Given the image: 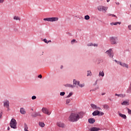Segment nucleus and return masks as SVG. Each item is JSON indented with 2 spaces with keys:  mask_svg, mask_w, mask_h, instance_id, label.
I'll return each mask as SVG.
<instances>
[{
  "mask_svg": "<svg viewBox=\"0 0 131 131\" xmlns=\"http://www.w3.org/2000/svg\"><path fill=\"white\" fill-rule=\"evenodd\" d=\"M82 118V112H75L72 113L69 117V121L71 122H76L78 121L79 119Z\"/></svg>",
  "mask_w": 131,
  "mask_h": 131,
  "instance_id": "f257e3e1",
  "label": "nucleus"
},
{
  "mask_svg": "<svg viewBox=\"0 0 131 131\" xmlns=\"http://www.w3.org/2000/svg\"><path fill=\"white\" fill-rule=\"evenodd\" d=\"M10 127L14 129L17 128V121L15 119H12L10 123Z\"/></svg>",
  "mask_w": 131,
  "mask_h": 131,
  "instance_id": "f03ea898",
  "label": "nucleus"
},
{
  "mask_svg": "<svg viewBox=\"0 0 131 131\" xmlns=\"http://www.w3.org/2000/svg\"><path fill=\"white\" fill-rule=\"evenodd\" d=\"M44 21H48V22H56L59 20V17H47L43 18Z\"/></svg>",
  "mask_w": 131,
  "mask_h": 131,
  "instance_id": "7ed1b4c3",
  "label": "nucleus"
},
{
  "mask_svg": "<svg viewBox=\"0 0 131 131\" xmlns=\"http://www.w3.org/2000/svg\"><path fill=\"white\" fill-rule=\"evenodd\" d=\"M117 40H118L117 37H111L110 38V41L111 45H117Z\"/></svg>",
  "mask_w": 131,
  "mask_h": 131,
  "instance_id": "20e7f679",
  "label": "nucleus"
},
{
  "mask_svg": "<svg viewBox=\"0 0 131 131\" xmlns=\"http://www.w3.org/2000/svg\"><path fill=\"white\" fill-rule=\"evenodd\" d=\"M97 9L99 12H104V13H106L107 12V10H108V7L99 6L97 7Z\"/></svg>",
  "mask_w": 131,
  "mask_h": 131,
  "instance_id": "39448f33",
  "label": "nucleus"
},
{
  "mask_svg": "<svg viewBox=\"0 0 131 131\" xmlns=\"http://www.w3.org/2000/svg\"><path fill=\"white\" fill-rule=\"evenodd\" d=\"M105 54H107L110 58H113L114 54L112 49H110L105 52Z\"/></svg>",
  "mask_w": 131,
  "mask_h": 131,
  "instance_id": "423d86ee",
  "label": "nucleus"
},
{
  "mask_svg": "<svg viewBox=\"0 0 131 131\" xmlns=\"http://www.w3.org/2000/svg\"><path fill=\"white\" fill-rule=\"evenodd\" d=\"M73 84L75 85H79L80 88H83V86H84V83L80 84L79 81H77L75 79L73 80Z\"/></svg>",
  "mask_w": 131,
  "mask_h": 131,
  "instance_id": "0eeeda50",
  "label": "nucleus"
},
{
  "mask_svg": "<svg viewBox=\"0 0 131 131\" xmlns=\"http://www.w3.org/2000/svg\"><path fill=\"white\" fill-rule=\"evenodd\" d=\"M56 125L58 126V127H61V128H64L66 126L65 124L61 121L57 122Z\"/></svg>",
  "mask_w": 131,
  "mask_h": 131,
  "instance_id": "6e6552de",
  "label": "nucleus"
},
{
  "mask_svg": "<svg viewBox=\"0 0 131 131\" xmlns=\"http://www.w3.org/2000/svg\"><path fill=\"white\" fill-rule=\"evenodd\" d=\"M42 112L45 113V114H47V115H51V112H50L49 110L46 107H43L42 108Z\"/></svg>",
  "mask_w": 131,
  "mask_h": 131,
  "instance_id": "1a4fd4ad",
  "label": "nucleus"
},
{
  "mask_svg": "<svg viewBox=\"0 0 131 131\" xmlns=\"http://www.w3.org/2000/svg\"><path fill=\"white\" fill-rule=\"evenodd\" d=\"M118 64H119L122 67H125V68H127V69L128 68V64L125 63L121 62L120 61V62H118Z\"/></svg>",
  "mask_w": 131,
  "mask_h": 131,
  "instance_id": "9d476101",
  "label": "nucleus"
},
{
  "mask_svg": "<svg viewBox=\"0 0 131 131\" xmlns=\"http://www.w3.org/2000/svg\"><path fill=\"white\" fill-rule=\"evenodd\" d=\"M4 107H6V108H9L10 106V102L8 100H6L4 102Z\"/></svg>",
  "mask_w": 131,
  "mask_h": 131,
  "instance_id": "9b49d317",
  "label": "nucleus"
},
{
  "mask_svg": "<svg viewBox=\"0 0 131 131\" xmlns=\"http://www.w3.org/2000/svg\"><path fill=\"white\" fill-rule=\"evenodd\" d=\"M101 129H100L98 127H93L92 128H91L89 130L90 131H99Z\"/></svg>",
  "mask_w": 131,
  "mask_h": 131,
  "instance_id": "f8f14e48",
  "label": "nucleus"
},
{
  "mask_svg": "<svg viewBox=\"0 0 131 131\" xmlns=\"http://www.w3.org/2000/svg\"><path fill=\"white\" fill-rule=\"evenodd\" d=\"M91 106L92 108H93V109H95V110L98 109V110H101L100 107H99L97 106V105H96L94 104H91Z\"/></svg>",
  "mask_w": 131,
  "mask_h": 131,
  "instance_id": "ddd939ff",
  "label": "nucleus"
},
{
  "mask_svg": "<svg viewBox=\"0 0 131 131\" xmlns=\"http://www.w3.org/2000/svg\"><path fill=\"white\" fill-rule=\"evenodd\" d=\"M88 121L89 123L93 124V123H95V122H96V120H95V119L94 118H90V119H89Z\"/></svg>",
  "mask_w": 131,
  "mask_h": 131,
  "instance_id": "4468645a",
  "label": "nucleus"
},
{
  "mask_svg": "<svg viewBox=\"0 0 131 131\" xmlns=\"http://www.w3.org/2000/svg\"><path fill=\"white\" fill-rule=\"evenodd\" d=\"M20 113H21V114L25 115L26 114V111H25L24 108L21 107L20 110Z\"/></svg>",
  "mask_w": 131,
  "mask_h": 131,
  "instance_id": "2eb2a0df",
  "label": "nucleus"
},
{
  "mask_svg": "<svg viewBox=\"0 0 131 131\" xmlns=\"http://www.w3.org/2000/svg\"><path fill=\"white\" fill-rule=\"evenodd\" d=\"M119 116L120 117H121L122 118H123V119H126V115L122 114L119 112H118Z\"/></svg>",
  "mask_w": 131,
  "mask_h": 131,
  "instance_id": "dca6fc26",
  "label": "nucleus"
},
{
  "mask_svg": "<svg viewBox=\"0 0 131 131\" xmlns=\"http://www.w3.org/2000/svg\"><path fill=\"white\" fill-rule=\"evenodd\" d=\"M118 24H119V25H120V24H121V22L120 21H118V22H115V23H110V25H111V26H113V25L116 26Z\"/></svg>",
  "mask_w": 131,
  "mask_h": 131,
  "instance_id": "f3484780",
  "label": "nucleus"
},
{
  "mask_svg": "<svg viewBox=\"0 0 131 131\" xmlns=\"http://www.w3.org/2000/svg\"><path fill=\"white\" fill-rule=\"evenodd\" d=\"M32 116L33 117H36L37 116H40V113H39L38 112V113H36V112L34 113L33 114H32Z\"/></svg>",
  "mask_w": 131,
  "mask_h": 131,
  "instance_id": "a211bd4d",
  "label": "nucleus"
},
{
  "mask_svg": "<svg viewBox=\"0 0 131 131\" xmlns=\"http://www.w3.org/2000/svg\"><path fill=\"white\" fill-rule=\"evenodd\" d=\"M121 105L128 106V105H129V102L128 101H124L121 103Z\"/></svg>",
  "mask_w": 131,
  "mask_h": 131,
  "instance_id": "6ab92c4d",
  "label": "nucleus"
},
{
  "mask_svg": "<svg viewBox=\"0 0 131 131\" xmlns=\"http://www.w3.org/2000/svg\"><path fill=\"white\" fill-rule=\"evenodd\" d=\"M92 114L93 116H97V115H99V114H100V112L99 111H95Z\"/></svg>",
  "mask_w": 131,
  "mask_h": 131,
  "instance_id": "aec40b11",
  "label": "nucleus"
},
{
  "mask_svg": "<svg viewBox=\"0 0 131 131\" xmlns=\"http://www.w3.org/2000/svg\"><path fill=\"white\" fill-rule=\"evenodd\" d=\"M38 124L39 126H40V127H45V125H46L45 123L42 122H39Z\"/></svg>",
  "mask_w": 131,
  "mask_h": 131,
  "instance_id": "412c9836",
  "label": "nucleus"
},
{
  "mask_svg": "<svg viewBox=\"0 0 131 131\" xmlns=\"http://www.w3.org/2000/svg\"><path fill=\"white\" fill-rule=\"evenodd\" d=\"M115 96H117L118 97H120V98H124V97H125V95H124V94H115Z\"/></svg>",
  "mask_w": 131,
  "mask_h": 131,
  "instance_id": "4be33fe9",
  "label": "nucleus"
},
{
  "mask_svg": "<svg viewBox=\"0 0 131 131\" xmlns=\"http://www.w3.org/2000/svg\"><path fill=\"white\" fill-rule=\"evenodd\" d=\"M103 108L104 109H106V110H109V109H110V107H109V105L107 104H104L103 105Z\"/></svg>",
  "mask_w": 131,
  "mask_h": 131,
  "instance_id": "5701e85b",
  "label": "nucleus"
},
{
  "mask_svg": "<svg viewBox=\"0 0 131 131\" xmlns=\"http://www.w3.org/2000/svg\"><path fill=\"white\" fill-rule=\"evenodd\" d=\"M13 19H14V20H18V21H20V20H21V18L19 16H14Z\"/></svg>",
  "mask_w": 131,
  "mask_h": 131,
  "instance_id": "b1692460",
  "label": "nucleus"
},
{
  "mask_svg": "<svg viewBox=\"0 0 131 131\" xmlns=\"http://www.w3.org/2000/svg\"><path fill=\"white\" fill-rule=\"evenodd\" d=\"M104 75H105L104 72H103V71H100L99 76H102V77H104Z\"/></svg>",
  "mask_w": 131,
  "mask_h": 131,
  "instance_id": "393cba45",
  "label": "nucleus"
},
{
  "mask_svg": "<svg viewBox=\"0 0 131 131\" xmlns=\"http://www.w3.org/2000/svg\"><path fill=\"white\" fill-rule=\"evenodd\" d=\"M65 86H66L67 88H73L74 86L70 84H67L65 85Z\"/></svg>",
  "mask_w": 131,
  "mask_h": 131,
  "instance_id": "a878e982",
  "label": "nucleus"
},
{
  "mask_svg": "<svg viewBox=\"0 0 131 131\" xmlns=\"http://www.w3.org/2000/svg\"><path fill=\"white\" fill-rule=\"evenodd\" d=\"M107 16L108 17H109L110 16H112V17H116V18H117V16L115 15H114V14H110V13H108V14H107Z\"/></svg>",
  "mask_w": 131,
  "mask_h": 131,
  "instance_id": "bb28decb",
  "label": "nucleus"
},
{
  "mask_svg": "<svg viewBox=\"0 0 131 131\" xmlns=\"http://www.w3.org/2000/svg\"><path fill=\"white\" fill-rule=\"evenodd\" d=\"M71 102V99H67L66 101V104L67 105H68V104H69V103H70Z\"/></svg>",
  "mask_w": 131,
  "mask_h": 131,
  "instance_id": "cd10ccee",
  "label": "nucleus"
},
{
  "mask_svg": "<svg viewBox=\"0 0 131 131\" xmlns=\"http://www.w3.org/2000/svg\"><path fill=\"white\" fill-rule=\"evenodd\" d=\"M84 19H85V20H90V16L89 15H85V16H84Z\"/></svg>",
  "mask_w": 131,
  "mask_h": 131,
  "instance_id": "c85d7f7f",
  "label": "nucleus"
},
{
  "mask_svg": "<svg viewBox=\"0 0 131 131\" xmlns=\"http://www.w3.org/2000/svg\"><path fill=\"white\" fill-rule=\"evenodd\" d=\"M90 75H92V72L91 71H88L87 76H90Z\"/></svg>",
  "mask_w": 131,
  "mask_h": 131,
  "instance_id": "c756f323",
  "label": "nucleus"
},
{
  "mask_svg": "<svg viewBox=\"0 0 131 131\" xmlns=\"http://www.w3.org/2000/svg\"><path fill=\"white\" fill-rule=\"evenodd\" d=\"M72 95H73V93H70L68 96H67V98H70V97H71V96H72Z\"/></svg>",
  "mask_w": 131,
  "mask_h": 131,
  "instance_id": "7c9ffc66",
  "label": "nucleus"
},
{
  "mask_svg": "<svg viewBox=\"0 0 131 131\" xmlns=\"http://www.w3.org/2000/svg\"><path fill=\"white\" fill-rule=\"evenodd\" d=\"M65 95V92H61L60 93V96H64Z\"/></svg>",
  "mask_w": 131,
  "mask_h": 131,
  "instance_id": "2f4dec72",
  "label": "nucleus"
},
{
  "mask_svg": "<svg viewBox=\"0 0 131 131\" xmlns=\"http://www.w3.org/2000/svg\"><path fill=\"white\" fill-rule=\"evenodd\" d=\"M128 114H131V110L129 108H127Z\"/></svg>",
  "mask_w": 131,
  "mask_h": 131,
  "instance_id": "473e14b6",
  "label": "nucleus"
},
{
  "mask_svg": "<svg viewBox=\"0 0 131 131\" xmlns=\"http://www.w3.org/2000/svg\"><path fill=\"white\" fill-rule=\"evenodd\" d=\"M35 99H36V96H33L32 97V100H35Z\"/></svg>",
  "mask_w": 131,
  "mask_h": 131,
  "instance_id": "72a5a7b5",
  "label": "nucleus"
},
{
  "mask_svg": "<svg viewBox=\"0 0 131 131\" xmlns=\"http://www.w3.org/2000/svg\"><path fill=\"white\" fill-rule=\"evenodd\" d=\"M43 41L46 42V43H49V42H48V40L47 39H44Z\"/></svg>",
  "mask_w": 131,
  "mask_h": 131,
  "instance_id": "f704fd0d",
  "label": "nucleus"
},
{
  "mask_svg": "<svg viewBox=\"0 0 131 131\" xmlns=\"http://www.w3.org/2000/svg\"><path fill=\"white\" fill-rule=\"evenodd\" d=\"M5 3V0H0V4H4Z\"/></svg>",
  "mask_w": 131,
  "mask_h": 131,
  "instance_id": "c9c22d12",
  "label": "nucleus"
},
{
  "mask_svg": "<svg viewBox=\"0 0 131 131\" xmlns=\"http://www.w3.org/2000/svg\"><path fill=\"white\" fill-rule=\"evenodd\" d=\"M88 47H92L93 46V43H90L88 44Z\"/></svg>",
  "mask_w": 131,
  "mask_h": 131,
  "instance_id": "e433bc0d",
  "label": "nucleus"
},
{
  "mask_svg": "<svg viewBox=\"0 0 131 131\" xmlns=\"http://www.w3.org/2000/svg\"><path fill=\"white\" fill-rule=\"evenodd\" d=\"M75 41H76V40H75V39H73V40L71 41V43H73L74 42H75Z\"/></svg>",
  "mask_w": 131,
  "mask_h": 131,
  "instance_id": "4c0bfd02",
  "label": "nucleus"
},
{
  "mask_svg": "<svg viewBox=\"0 0 131 131\" xmlns=\"http://www.w3.org/2000/svg\"><path fill=\"white\" fill-rule=\"evenodd\" d=\"M128 29H129V30H131V25H129V26H128Z\"/></svg>",
  "mask_w": 131,
  "mask_h": 131,
  "instance_id": "58836bf2",
  "label": "nucleus"
},
{
  "mask_svg": "<svg viewBox=\"0 0 131 131\" xmlns=\"http://www.w3.org/2000/svg\"><path fill=\"white\" fill-rule=\"evenodd\" d=\"M94 47H98V44L94 43L93 45Z\"/></svg>",
  "mask_w": 131,
  "mask_h": 131,
  "instance_id": "ea45409f",
  "label": "nucleus"
},
{
  "mask_svg": "<svg viewBox=\"0 0 131 131\" xmlns=\"http://www.w3.org/2000/svg\"><path fill=\"white\" fill-rule=\"evenodd\" d=\"M38 77L39 78H42V76H41V75H39L38 76Z\"/></svg>",
  "mask_w": 131,
  "mask_h": 131,
  "instance_id": "a19ab883",
  "label": "nucleus"
},
{
  "mask_svg": "<svg viewBox=\"0 0 131 131\" xmlns=\"http://www.w3.org/2000/svg\"><path fill=\"white\" fill-rule=\"evenodd\" d=\"M2 116H3V113H0V118H2Z\"/></svg>",
  "mask_w": 131,
  "mask_h": 131,
  "instance_id": "79ce46f5",
  "label": "nucleus"
},
{
  "mask_svg": "<svg viewBox=\"0 0 131 131\" xmlns=\"http://www.w3.org/2000/svg\"><path fill=\"white\" fill-rule=\"evenodd\" d=\"M115 62H116V63H117V64H118V62H120V61H118L117 60H115Z\"/></svg>",
  "mask_w": 131,
  "mask_h": 131,
  "instance_id": "37998d69",
  "label": "nucleus"
},
{
  "mask_svg": "<svg viewBox=\"0 0 131 131\" xmlns=\"http://www.w3.org/2000/svg\"><path fill=\"white\" fill-rule=\"evenodd\" d=\"M98 80H96L95 83H94V85H96V84H97V82Z\"/></svg>",
  "mask_w": 131,
  "mask_h": 131,
  "instance_id": "c03bdc74",
  "label": "nucleus"
},
{
  "mask_svg": "<svg viewBox=\"0 0 131 131\" xmlns=\"http://www.w3.org/2000/svg\"><path fill=\"white\" fill-rule=\"evenodd\" d=\"M100 114L101 115H104V113H101Z\"/></svg>",
  "mask_w": 131,
  "mask_h": 131,
  "instance_id": "a18cd8bd",
  "label": "nucleus"
},
{
  "mask_svg": "<svg viewBox=\"0 0 131 131\" xmlns=\"http://www.w3.org/2000/svg\"><path fill=\"white\" fill-rule=\"evenodd\" d=\"M7 129H8V130H10V127H8Z\"/></svg>",
  "mask_w": 131,
  "mask_h": 131,
  "instance_id": "49530a36",
  "label": "nucleus"
},
{
  "mask_svg": "<svg viewBox=\"0 0 131 131\" xmlns=\"http://www.w3.org/2000/svg\"><path fill=\"white\" fill-rule=\"evenodd\" d=\"M116 5H119V3H116Z\"/></svg>",
  "mask_w": 131,
  "mask_h": 131,
  "instance_id": "de8ad7c7",
  "label": "nucleus"
},
{
  "mask_svg": "<svg viewBox=\"0 0 131 131\" xmlns=\"http://www.w3.org/2000/svg\"><path fill=\"white\" fill-rule=\"evenodd\" d=\"M51 40H49V41H48V43H49V42H51Z\"/></svg>",
  "mask_w": 131,
  "mask_h": 131,
  "instance_id": "09e8293b",
  "label": "nucleus"
},
{
  "mask_svg": "<svg viewBox=\"0 0 131 131\" xmlns=\"http://www.w3.org/2000/svg\"><path fill=\"white\" fill-rule=\"evenodd\" d=\"M62 68H63V66H61V69H62Z\"/></svg>",
  "mask_w": 131,
  "mask_h": 131,
  "instance_id": "8fccbe9b",
  "label": "nucleus"
},
{
  "mask_svg": "<svg viewBox=\"0 0 131 131\" xmlns=\"http://www.w3.org/2000/svg\"><path fill=\"white\" fill-rule=\"evenodd\" d=\"M97 89H99V87H97Z\"/></svg>",
  "mask_w": 131,
  "mask_h": 131,
  "instance_id": "3c124183",
  "label": "nucleus"
}]
</instances>
